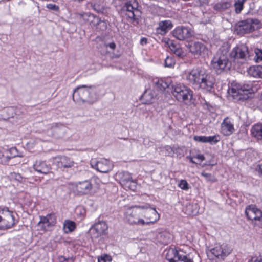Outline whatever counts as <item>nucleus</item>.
Masks as SVG:
<instances>
[{
	"label": "nucleus",
	"instance_id": "nucleus-48",
	"mask_svg": "<svg viewBox=\"0 0 262 262\" xmlns=\"http://www.w3.org/2000/svg\"><path fill=\"white\" fill-rule=\"evenodd\" d=\"M248 262H262V256L253 257Z\"/></svg>",
	"mask_w": 262,
	"mask_h": 262
},
{
	"label": "nucleus",
	"instance_id": "nucleus-31",
	"mask_svg": "<svg viewBox=\"0 0 262 262\" xmlns=\"http://www.w3.org/2000/svg\"><path fill=\"white\" fill-rule=\"evenodd\" d=\"M76 228L75 223L74 222L66 220L63 224V229L64 232L68 233L74 230Z\"/></svg>",
	"mask_w": 262,
	"mask_h": 262
},
{
	"label": "nucleus",
	"instance_id": "nucleus-29",
	"mask_svg": "<svg viewBox=\"0 0 262 262\" xmlns=\"http://www.w3.org/2000/svg\"><path fill=\"white\" fill-rule=\"evenodd\" d=\"M154 94L150 90H146L142 95L141 99L144 103L149 104L151 103L152 100L154 98Z\"/></svg>",
	"mask_w": 262,
	"mask_h": 262
},
{
	"label": "nucleus",
	"instance_id": "nucleus-20",
	"mask_svg": "<svg viewBox=\"0 0 262 262\" xmlns=\"http://www.w3.org/2000/svg\"><path fill=\"white\" fill-rule=\"evenodd\" d=\"M68 129L63 125L55 126L51 129V136L55 139H62L66 136Z\"/></svg>",
	"mask_w": 262,
	"mask_h": 262
},
{
	"label": "nucleus",
	"instance_id": "nucleus-46",
	"mask_svg": "<svg viewBox=\"0 0 262 262\" xmlns=\"http://www.w3.org/2000/svg\"><path fill=\"white\" fill-rule=\"evenodd\" d=\"M194 140L200 142L207 143V136H195Z\"/></svg>",
	"mask_w": 262,
	"mask_h": 262
},
{
	"label": "nucleus",
	"instance_id": "nucleus-33",
	"mask_svg": "<svg viewBox=\"0 0 262 262\" xmlns=\"http://www.w3.org/2000/svg\"><path fill=\"white\" fill-rule=\"evenodd\" d=\"M247 0H235L234 4L235 12L236 14H239L243 9L244 4Z\"/></svg>",
	"mask_w": 262,
	"mask_h": 262
},
{
	"label": "nucleus",
	"instance_id": "nucleus-9",
	"mask_svg": "<svg viewBox=\"0 0 262 262\" xmlns=\"http://www.w3.org/2000/svg\"><path fill=\"white\" fill-rule=\"evenodd\" d=\"M258 25L257 20L247 19L238 23L236 26V31L241 35L249 33L257 29Z\"/></svg>",
	"mask_w": 262,
	"mask_h": 262
},
{
	"label": "nucleus",
	"instance_id": "nucleus-5",
	"mask_svg": "<svg viewBox=\"0 0 262 262\" xmlns=\"http://www.w3.org/2000/svg\"><path fill=\"white\" fill-rule=\"evenodd\" d=\"M173 95L179 101H185L191 100L192 97V91L185 85L178 83L172 85Z\"/></svg>",
	"mask_w": 262,
	"mask_h": 262
},
{
	"label": "nucleus",
	"instance_id": "nucleus-13",
	"mask_svg": "<svg viewBox=\"0 0 262 262\" xmlns=\"http://www.w3.org/2000/svg\"><path fill=\"white\" fill-rule=\"evenodd\" d=\"M189 51L194 56H204L207 53V48L204 43L199 41L189 43L187 46Z\"/></svg>",
	"mask_w": 262,
	"mask_h": 262
},
{
	"label": "nucleus",
	"instance_id": "nucleus-12",
	"mask_svg": "<svg viewBox=\"0 0 262 262\" xmlns=\"http://www.w3.org/2000/svg\"><path fill=\"white\" fill-rule=\"evenodd\" d=\"M172 33L173 36L180 40H187L194 34L191 29L184 26L177 27Z\"/></svg>",
	"mask_w": 262,
	"mask_h": 262
},
{
	"label": "nucleus",
	"instance_id": "nucleus-35",
	"mask_svg": "<svg viewBox=\"0 0 262 262\" xmlns=\"http://www.w3.org/2000/svg\"><path fill=\"white\" fill-rule=\"evenodd\" d=\"M121 174L120 183L121 185L125 184V182L132 180L130 174L127 172H122Z\"/></svg>",
	"mask_w": 262,
	"mask_h": 262
},
{
	"label": "nucleus",
	"instance_id": "nucleus-61",
	"mask_svg": "<svg viewBox=\"0 0 262 262\" xmlns=\"http://www.w3.org/2000/svg\"><path fill=\"white\" fill-rule=\"evenodd\" d=\"M62 258H63L64 260H66V258L64 257H63Z\"/></svg>",
	"mask_w": 262,
	"mask_h": 262
},
{
	"label": "nucleus",
	"instance_id": "nucleus-51",
	"mask_svg": "<svg viewBox=\"0 0 262 262\" xmlns=\"http://www.w3.org/2000/svg\"><path fill=\"white\" fill-rule=\"evenodd\" d=\"M194 158H197L200 161H203L205 160V157L203 155L198 154L196 156H194Z\"/></svg>",
	"mask_w": 262,
	"mask_h": 262
},
{
	"label": "nucleus",
	"instance_id": "nucleus-4",
	"mask_svg": "<svg viewBox=\"0 0 262 262\" xmlns=\"http://www.w3.org/2000/svg\"><path fill=\"white\" fill-rule=\"evenodd\" d=\"M249 85L241 86L239 84L233 83L229 88L228 92L233 99L236 101L246 100L248 98V94L251 91Z\"/></svg>",
	"mask_w": 262,
	"mask_h": 262
},
{
	"label": "nucleus",
	"instance_id": "nucleus-39",
	"mask_svg": "<svg viewBox=\"0 0 262 262\" xmlns=\"http://www.w3.org/2000/svg\"><path fill=\"white\" fill-rule=\"evenodd\" d=\"M255 56L254 59L256 62H258L262 60V50L259 49H255L254 50Z\"/></svg>",
	"mask_w": 262,
	"mask_h": 262
},
{
	"label": "nucleus",
	"instance_id": "nucleus-30",
	"mask_svg": "<svg viewBox=\"0 0 262 262\" xmlns=\"http://www.w3.org/2000/svg\"><path fill=\"white\" fill-rule=\"evenodd\" d=\"M231 4L230 2L227 1H221L214 4L213 8L217 11H223L231 6Z\"/></svg>",
	"mask_w": 262,
	"mask_h": 262
},
{
	"label": "nucleus",
	"instance_id": "nucleus-19",
	"mask_svg": "<svg viewBox=\"0 0 262 262\" xmlns=\"http://www.w3.org/2000/svg\"><path fill=\"white\" fill-rule=\"evenodd\" d=\"M55 159L59 168H70L73 167L75 164L71 158L66 156H58Z\"/></svg>",
	"mask_w": 262,
	"mask_h": 262
},
{
	"label": "nucleus",
	"instance_id": "nucleus-18",
	"mask_svg": "<svg viewBox=\"0 0 262 262\" xmlns=\"http://www.w3.org/2000/svg\"><path fill=\"white\" fill-rule=\"evenodd\" d=\"M92 166L98 171L102 173H106L112 169V163L107 159H102L95 163L91 162Z\"/></svg>",
	"mask_w": 262,
	"mask_h": 262
},
{
	"label": "nucleus",
	"instance_id": "nucleus-22",
	"mask_svg": "<svg viewBox=\"0 0 262 262\" xmlns=\"http://www.w3.org/2000/svg\"><path fill=\"white\" fill-rule=\"evenodd\" d=\"M76 191L79 193L85 194H88L92 189L93 185L91 182L88 180L79 182L75 185Z\"/></svg>",
	"mask_w": 262,
	"mask_h": 262
},
{
	"label": "nucleus",
	"instance_id": "nucleus-38",
	"mask_svg": "<svg viewBox=\"0 0 262 262\" xmlns=\"http://www.w3.org/2000/svg\"><path fill=\"white\" fill-rule=\"evenodd\" d=\"M220 136L219 135H214L213 136L207 137V143L211 144H216L220 141Z\"/></svg>",
	"mask_w": 262,
	"mask_h": 262
},
{
	"label": "nucleus",
	"instance_id": "nucleus-28",
	"mask_svg": "<svg viewBox=\"0 0 262 262\" xmlns=\"http://www.w3.org/2000/svg\"><path fill=\"white\" fill-rule=\"evenodd\" d=\"M248 73L249 75L255 78H262V66H252L249 68Z\"/></svg>",
	"mask_w": 262,
	"mask_h": 262
},
{
	"label": "nucleus",
	"instance_id": "nucleus-10",
	"mask_svg": "<svg viewBox=\"0 0 262 262\" xmlns=\"http://www.w3.org/2000/svg\"><path fill=\"white\" fill-rule=\"evenodd\" d=\"M166 252L165 257L169 262H193L183 251H178L174 248H170L166 250Z\"/></svg>",
	"mask_w": 262,
	"mask_h": 262
},
{
	"label": "nucleus",
	"instance_id": "nucleus-62",
	"mask_svg": "<svg viewBox=\"0 0 262 262\" xmlns=\"http://www.w3.org/2000/svg\"><path fill=\"white\" fill-rule=\"evenodd\" d=\"M16 157H17V156H14L13 157H12V158H15Z\"/></svg>",
	"mask_w": 262,
	"mask_h": 262
},
{
	"label": "nucleus",
	"instance_id": "nucleus-40",
	"mask_svg": "<svg viewBox=\"0 0 262 262\" xmlns=\"http://www.w3.org/2000/svg\"><path fill=\"white\" fill-rule=\"evenodd\" d=\"M201 175L204 177L206 180L211 182H214L216 181L215 178L211 175L210 173H208L205 172H202Z\"/></svg>",
	"mask_w": 262,
	"mask_h": 262
},
{
	"label": "nucleus",
	"instance_id": "nucleus-37",
	"mask_svg": "<svg viewBox=\"0 0 262 262\" xmlns=\"http://www.w3.org/2000/svg\"><path fill=\"white\" fill-rule=\"evenodd\" d=\"M91 7L97 13L104 14L106 12V9L103 6L97 3L91 4Z\"/></svg>",
	"mask_w": 262,
	"mask_h": 262
},
{
	"label": "nucleus",
	"instance_id": "nucleus-34",
	"mask_svg": "<svg viewBox=\"0 0 262 262\" xmlns=\"http://www.w3.org/2000/svg\"><path fill=\"white\" fill-rule=\"evenodd\" d=\"M154 83L157 88L160 91H163L168 87L167 83L164 81L162 79H157L154 82Z\"/></svg>",
	"mask_w": 262,
	"mask_h": 262
},
{
	"label": "nucleus",
	"instance_id": "nucleus-23",
	"mask_svg": "<svg viewBox=\"0 0 262 262\" xmlns=\"http://www.w3.org/2000/svg\"><path fill=\"white\" fill-rule=\"evenodd\" d=\"M15 224L14 217L7 213L5 217L0 219V230H7L12 228Z\"/></svg>",
	"mask_w": 262,
	"mask_h": 262
},
{
	"label": "nucleus",
	"instance_id": "nucleus-44",
	"mask_svg": "<svg viewBox=\"0 0 262 262\" xmlns=\"http://www.w3.org/2000/svg\"><path fill=\"white\" fill-rule=\"evenodd\" d=\"M167 43L169 48H170V50L173 52H175L178 48H180V47L178 45H177L174 43L173 41L171 40L170 39H168V40L167 42Z\"/></svg>",
	"mask_w": 262,
	"mask_h": 262
},
{
	"label": "nucleus",
	"instance_id": "nucleus-11",
	"mask_svg": "<svg viewBox=\"0 0 262 262\" xmlns=\"http://www.w3.org/2000/svg\"><path fill=\"white\" fill-rule=\"evenodd\" d=\"M108 226L105 222H99L92 226L90 232L92 238H98L107 233Z\"/></svg>",
	"mask_w": 262,
	"mask_h": 262
},
{
	"label": "nucleus",
	"instance_id": "nucleus-17",
	"mask_svg": "<svg viewBox=\"0 0 262 262\" xmlns=\"http://www.w3.org/2000/svg\"><path fill=\"white\" fill-rule=\"evenodd\" d=\"M245 214L247 217L254 221H262V212L255 205H249L245 210Z\"/></svg>",
	"mask_w": 262,
	"mask_h": 262
},
{
	"label": "nucleus",
	"instance_id": "nucleus-8",
	"mask_svg": "<svg viewBox=\"0 0 262 262\" xmlns=\"http://www.w3.org/2000/svg\"><path fill=\"white\" fill-rule=\"evenodd\" d=\"M139 208H141V214H144V217L145 219L144 225L154 224L159 220L160 218L159 214L155 208L151 207L149 204H146L144 205H139Z\"/></svg>",
	"mask_w": 262,
	"mask_h": 262
},
{
	"label": "nucleus",
	"instance_id": "nucleus-21",
	"mask_svg": "<svg viewBox=\"0 0 262 262\" xmlns=\"http://www.w3.org/2000/svg\"><path fill=\"white\" fill-rule=\"evenodd\" d=\"M173 27L172 22L170 20L160 21L158 23V27L156 28V33L161 35L166 34L167 32Z\"/></svg>",
	"mask_w": 262,
	"mask_h": 262
},
{
	"label": "nucleus",
	"instance_id": "nucleus-7",
	"mask_svg": "<svg viewBox=\"0 0 262 262\" xmlns=\"http://www.w3.org/2000/svg\"><path fill=\"white\" fill-rule=\"evenodd\" d=\"M138 7V3L136 0L130 1L125 3L122 11L125 13L128 19L133 22L137 20L141 14V11Z\"/></svg>",
	"mask_w": 262,
	"mask_h": 262
},
{
	"label": "nucleus",
	"instance_id": "nucleus-45",
	"mask_svg": "<svg viewBox=\"0 0 262 262\" xmlns=\"http://www.w3.org/2000/svg\"><path fill=\"white\" fill-rule=\"evenodd\" d=\"M179 186L183 190H187L188 189V184L186 180H182L179 183Z\"/></svg>",
	"mask_w": 262,
	"mask_h": 262
},
{
	"label": "nucleus",
	"instance_id": "nucleus-3",
	"mask_svg": "<svg viewBox=\"0 0 262 262\" xmlns=\"http://www.w3.org/2000/svg\"><path fill=\"white\" fill-rule=\"evenodd\" d=\"M96 99V88L93 85H80L75 89L73 94V100L77 102L93 103Z\"/></svg>",
	"mask_w": 262,
	"mask_h": 262
},
{
	"label": "nucleus",
	"instance_id": "nucleus-56",
	"mask_svg": "<svg viewBox=\"0 0 262 262\" xmlns=\"http://www.w3.org/2000/svg\"><path fill=\"white\" fill-rule=\"evenodd\" d=\"M147 43V39L145 38H143L141 40V43L143 45Z\"/></svg>",
	"mask_w": 262,
	"mask_h": 262
},
{
	"label": "nucleus",
	"instance_id": "nucleus-27",
	"mask_svg": "<svg viewBox=\"0 0 262 262\" xmlns=\"http://www.w3.org/2000/svg\"><path fill=\"white\" fill-rule=\"evenodd\" d=\"M79 18L82 20L84 23H89L94 25L97 17L93 14L89 13H80L77 14Z\"/></svg>",
	"mask_w": 262,
	"mask_h": 262
},
{
	"label": "nucleus",
	"instance_id": "nucleus-41",
	"mask_svg": "<svg viewBox=\"0 0 262 262\" xmlns=\"http://www.w3.org/2000/svg\"><path fill=\"white\" fill-rule=\"evenodd\" d=\"M162 151L166 156H171L174 153L173 148L168 145L165 146L163 148Z\"/></svg>",
	"mask_w": 262,
	"mask_h": 262
},
{
	"label": "nucleus",
	"instance_id": "nucleus-15",
	"mask_svg": "<svg viewBox=\"0 0 262 262\" xmlns=\"http://www.w3.org/2000/svg\"><path fill=\"white\" fill-rule=\"evenodd\" d=\"M232 248L226 244L217 245L210 250V252L216 257L223 259L228 256L232 251Z\"/></svg>",
	"mask_w": 262,
	"mask_h": 262
},
{
	"label": "nucleus",
	"instance_id": "nucleus-32",
	"mask_svg": "<svg viewBox=\"0 0 262 262\" xmlns=\"http://www.w3.org/2000/svg\"><path fill=\"white\" fill-rule=\"evenodd\" d=\"M96 26V29L100 31H105L107 29V24L105 21L101 20L99 17L96 18L93 25Z\"/></svg>",
	"mask_w": 262,
	"mask_h": 262
},
{
	"label": "nucleus",
	"instance_id": "nucleus-24",
	"mask_svg": "<svg viewBox=\"0 0 262 262\" xmlns=\"http://www.w3.org/2000/svg\"><path fill=\"white\" fill-rule=\"evenodd\" d=\"M222 131L225 136H229L234 131V125L228 117L226 118L222 123Z\"/></svg>",
	"mask_w": 262,
	"mask_h": 262
},
{
	"label": "nucleus",
	"instance_id": "nucleus-58",
	"mask_svg": "<svg viewBox=\"0 0 262 262\" xmlns=\"http://www.w3.org/2000/svg\"><path fill=\"white\" fill-rule=\"evenodd\" d=\"M196 213H197V212H196V211H192L191 212H187V214L189 215H195V214H196Z\"/></svg>",
	"mask_w": 262,
	"mask_h": 262
},
{
	"label": "nucleus",
	"instance_id": "nucleus-43",
	"mask_svg": "<svg viewBox=\"0 0 262 262\" xmlns=\"http://www.w3.org/2000/svg\"><path fill=\"white\" fill-rule=\"evenodd\" d=\"M174 64V60L172 57H167L165 60L164 65L165 67L171 68Z\"/></svg>",
	"mask_w": 262,
	"mask_h": 262
},
{
	"label": "nucleus",
	"instance_id": "nucleus-59",
	"mask_svg": "<svg viewBox=\"0 0 262 262\" xmlns=\"http://www.w3.org/2000/svg\"><path fill=\"white\" fill-rule=\"evenodd\" d=\"M98 262H105V261L103 259L101 260L98 259Z\"/></svg>",
	"mask_w": 262,
	"mask_h": 262
},
{
	"label": "nucleus",
	"instance_id": "nucleus-50",
	"mask_svg": "<svg viewBox=\"0 0 262 262\" xmlns=\"http://www.w3.org/2000/svg\"><path fill=\"white\" fill-rule=\"evenodd\" d=\"M173 53L179 57H181L183 55L182 50L180 48H178L177 50L173 52Z\"/></svg>",
	"mask_w": 262,
	"mask_h": 262
},
{
	"label": "nucleus",
	"instance_id": "nucleus-57",
	"mask_svg": "<svg viewBox=\"0 0 262 262\" xmlns=\"http://www.w3.org/2000/svg\"><path fill=\"white\" fill-rule=\"evenodd\" d=\"M201 3L207 4L209 2V0H199Z\"/></svg>",
	"mask_w": 262,
	"mask_h": 262
},
{
	"label": "nucleus",
	"instance_id": "nucleus-2",
	"mask_svg": "<svg viewBox=\"0 0 262 262\" xmlns=\"http://www.w3.org/2000/svg\"><path fill=\"white\" fill-rule=\"evenodd\" d=\"M229 46L224 43L217 51L211 62L212 69L217 73L221 74L228 71L231 67L229 61Z\"/></svg>",
	"mask_w": 262,
	"mask_h": 262
},
{
	"label": "nucleus",
	"instance_id": "nucleus-26",
	"mask_svg": "<svg viewBox=\"0 0 262 262\" xmlns=\"http://www.w3.org/2000/svg\"><path fill=\"white\" fill-rule=\"evenodd\" d=\"M253 137L257 140H262V123H257L254 125L251 129Z\"/></svg>",
	"mask_w": 262,
	"mask_h": 262
},
{
	"label": "nucleus",
	"instance_id": "nucleus-60",
	"mask_svg": "<svg viewBox=\"0 0 262 262\" xmlns=\"http://www.w3.org/2000/svg\"><path fill=\"white\" fill-rule=\"evenodd\" d=\"M192 207V206H191V205H189V206H187L188 209L191 208Z\"/></svg>",
	"mask_w": 262,
	"mask_h": 262
},
{
	"label": "nucleus",
	"instance_id": "nucleus-49",
	"mask_svg": "<svg viewBox=\"0 0 262 262\" xmlns=\"http://www.w3.org/2000/svg\"><path fill=\"white\" fill-rule=\"evenodd\" d=\"M6 112L10 114L9 117L13 118L14 117V109L12 107L7 109Z\"/></svg>",
	"mask_w": 262,
	"mask_h": 262
},
{
	"label": "nucleus",
	"instance_id": "nucleus-42",
	"mask_svg": "<svg viewBox=\"0 0 262 262\" xmlns=\"http://www.w3.org/2000/svg\"><path fill=\"white\" fill-rule=\"evenodd\" d=\"M7 213L9 214V215H13L12 212L9 211L8 208L0 207V219L5 217Z\"/></svg>",
	"mask_w": 262,
	"mask_h": 262
},
{
	"label": "nucleus",
	"instance_id": "nucleus-14",
	"mask_svg": "<svg viewBox=\"0 0 262 262\" xmlns=\"http://www.w3.org/2000/svg\"><path fill=\"white\" fill-rule=\"evenodd\" d=\"M56 223V216L53 213L49 214L46 216H40V221L38 226L43 231L48 230Z\"/></svg>",
	"mask_w": 262,
	"mask_h": 262
},
{
	"label": "nucleus",
	"instance_id": "nucleus-1",
	"mask_svg": "<svg viewBox=\"0 0 262 262\" xmlns=\"http://www.w3.org/2000/svg\"><path fill=\"white\" fill-rule=\"evenodd\" d=\"M184 76L189 84L195 88H201L207 91H210L215 83L214 78L207 73L202 68L193 69L186 73Z\"/></svg>",
	"mask_w": 262,
	"mask_h": 262
},
{
	"label": "nucleus",
	"instance_id": "nucleus-47",
	"mask_svg": "<svg viewBox=\"0 0 262 262\" xmlns=\"http://www.w3.org/2000/svg\"><path fill=\"white\" fill-rule=\"evenodd\" d=\"M46 7L50 10L55 11H58L59 9V8L58 6L53 4H49L47 5Z\"/></svg>",
	"mask_w": 262,
	"mask_h": 262
},
{
	"label": "nucleus",
	"instance_id": "nucleus-6",
	"mask_svg": "<svg viewBox=\"0 0 262 262\" xmlns=\"http://www.w3.org/2000/svg\"><path fill=\"white\" fill-rule=\"evenodd\" d=\"M140 214H141V208H139V205L132 206L125 213V220L131 225H144V220L139 217Z\"/></svg>",
	"mask_w": 262,
	"mask_h": 262
},
{
	"label": "nucleus",
	"instance_id": "nucleus-25",
	"mask_svg": "<svg viewBox=\"0 0 262 262\" xmlns=\"http://www.w3.org/2000/svg\"><path fill=\"white\" fill-rule=\"evenodd\" d=\"M33 167L36 171L43 174L48 173L51 169L50 165L47 164L45 161H36Z\"/></svg>",
	"mask_w": 262,
	"mask_h": 262
},
{
	"label": "nucleus",
	"instance_id": "nucleus-36",
	"mask_svg": "<svg viewBox=\"0 0 262 262\" xmlns=\"http://www.w3.org/2000/svg\"><path fill=\"white\" fill-rule=\"evenodd\" d=\"M121 185L125 189H129L133 191H134L137 187L136 182L133 179L125 182V184H122Z\"/></svg>",
	"mask_w": 262,
	"mask_h": 262
},
{
	"label": "nucleus",
	"instance_id": "nucleus-52",
	"mask_svg": "<svg viewBox=\"0 0 262 262\" xmlns=\"http://www.w3.org/2000/svg\"><path fill=\"white\" fill-rule=\"evenodd\" d=\"M106 46L109 47L112 50H114L116 48V44L114 42H111L106 44Z\"/></svg>",
	"mask_w": 262,
	"mask_h": 262
},
{
	"label": "nucleus",
	"instance_id": "nucleus-54",
	"mask_svg": "<svg viewBox=\"0 0 262 262\" xmlns=\"http://www.w3.org/2000/svg\"><path fill=\"white\" fill-rule=\"evenodd\" d=\"M11 158V157L7 156L6 157V161H4V164L5 165H7L8 164V162L9 161V160H10Z\"/></svg>",
	"mask_w": 262,
	"mask_h": 262
},
{
	"label": "nucleus",
	"instance_id": "nucleus-63",
	"mask_svg": "<svg viewBox=\"0 0 262 262\" xmlns=\"http://www.w3.org/2000/svg\"><path fill=\"white\" fill-rule=\"evenodd\" d=\"M130 141H135V140L134 139H131Z\"/></svg>",
	"mask_w": 262,
	"mask_h": 262
},
{
	"label": "nucleus",
	"instance_id": "nucleus-53",
	"mask_svg": "<svg viewBox=\"0 0 262 262\" xmlns=\"http://www.w3.org/2000/svg\"><path fill=\"white\" fill-rule=\"evenodd\" d=\"M14 175H15V178L18 180V181H21V180L23 179V177L21 176V175L19 173H14Z\"/></svg>",
	"mask_w": 262,
	"mask_h": 262
},
{
	"label": "nucleus",
	"instance_id": "nucleus-55",
	"mask_svg": "<svg viewBox=\"0 0 262 262\" xmlns=\"http://www.w3.org/2000/svg\"><path fill=\"white\" fill-rule=\"evenodd\" d=\"M187 158L189 160L190 162H191L192 163H196V162L194 161H193V158H194V156L193 157L187 156Z\"/></svg>",
	"mask_w": 262,
	"mask_h": 262
},
{
	"label": "nucleus",
	"instance_id": "nucleus-16",
	"mask_svg": "<svg viewBox=\"0 0 262 262\" xmlns=\"http://www.w3.org/2000/svg\"><path fill=\"white\" fill-rule=\"evenodd\" d=\"M229 55L234 60L246 59L249 56V52L247 46L242 45L235 47Z\"/></svg>",
	"mask_w": 262,
	"mask_h": 262
}]
</instances>
